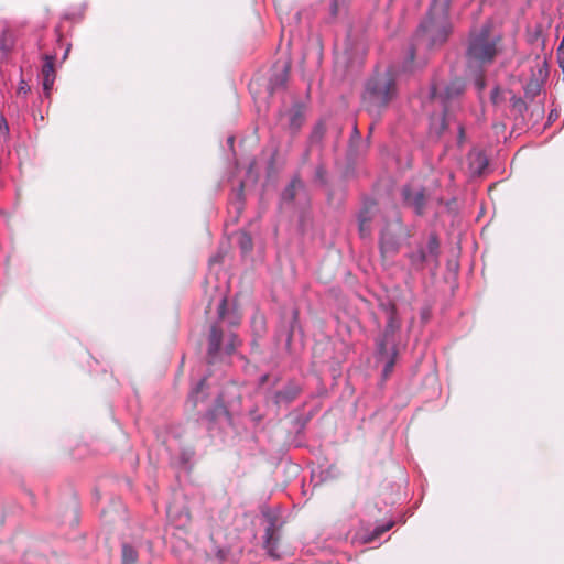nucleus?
Instances as JSON below:
<instances>
[{"label":"nucleus","instance_id":"36","mask_svg":"<svg viewBox=\"0 0 564 564\" xmlns=\"http://www.w3.org/2000/svg\"><path fill=\"white\" fill-rule=\"evenodd\" d=\"M392 525H393V523H392V522H390V523H388L387 525L379 527V528H377V529L375 530V533H376L377 535H379V534H381V533H383V532L388 531Z\"/></svg>","mask_w":564,"mask_h":564},{"label":"nucleus","instance_id":"15","mask_svg":"<svg viewBox=\"0 0 564 564\" xmlns=\"http://www.w3.org/2000/svg\"><path fill=\"white\" fill-rule=\"evenodd\" d=\"M13 47V39L10 32L7 30L2 31L0 35V63L6 61L8 54Z\"/></svg>","mask_w":564,"mask_h":564},{"label":"nucleus","instance_id":"42","mask_svg":"<svg viewBox=\"0 0 564 564\" xmlns=\"http://www.w3.org/2000/svg\"><path fill=\"white\" fill-rule=\"evenodd\" d=\"M67 54H68V50L64 53V58L67 57Z\"/></svg>","mask_w":564,"mask_h":564},{"label":"nucleus","instance_id":"17","mask_svg":"<svg viewBox=\"0 0 564 564\" xmlns=\"http://www.w3.org/2000/svg\"><path fill=\"white\" fill-rule=\"evenodd\" d=\"M138 560V552L130 544L122 545V564H134Z\"/></svg>","mask_w":564,"mask_h":564},{"label":"nucleus","instance_id":"20","mask_svg":"<svg viewBox=\"0 0 564 564\" xmlns=\"http://www.w3.org/2000/svg\"><path fill=\"white\" fill-rule=\"evenodd\" d=\"M206 384V378L199 380L196 387L189 393V400L193 402L195 406L202 399L200 393Z\"/></svg>","mask_w":564,"mask_h":564},{"label":"nucleus","instance_id":"18","mask_svg":"<svg viewBox=\"0 0 564 564\" xmlns=\"http://www.w3.org/2000/svg\"><path fill=\"white\" fill-rule=\"evenodd\" d=\"M10 137V129L9 124L3 116L0 117V148L1 150L4 149V147H8Z\"/></svg>","mask_w":564,"mask_h":564},{"label":"nucleus","instance_id":"4","mask_svg":"<svg viewBox=\"0 0 564 564\" xmlns=\"http://www.w3.org/2000/svg\"><path fill=\"white\" fill-rule=\"evenodd\" d=\"M500 41V36H491L487 28L471 36L466 53L468 68L477 70L491 65L501 50Z\"/></svg>","mask_w":564,"mask_h":564},{"label":"nucleus","instance_id":"19","mask_svg":"<svg viewBox=\"0 0 564 564\" xmlns=\"http://www.w3.org/2000/svg\"><path fill=\"white\" fill-rule=\"evenodd\" d=\"M238 245L243 253L251 251L253 246L251 236L242 231L239 236Z\"/></svg>","mask_w":564,"mask_h":564},{"label":"nucleus","instance_id":"23","mask_svg":"<svg viewBox=\"0 0 564 564\" xmlns=\"http://www.w3.org/2000/svg\"><path fill=\"white\" fill-rule=\"evenodd\" d=\"M490 100L496 106L500 105L505 100L503 91L500 89V87H494L490 93Z\"/></svg>","mask_w":564,"mask_h":564},{"label":"nucleus","instance_id":"35","mask_svg":"<svg viewBox=\"0 0 564 564\" xmlns=\"http://www.w3.org/2000/svg\"><path fill=\"white\" fill-rule=\"evenodd\" d=\"M477 160L479 162L478 172L480 173L487 166V160L480 154H478Z\"/></svg>","mask_w":564,"mask_h":564},{"label":"nucleus","instance_id":"3","mask_svg":"<svg viewBox=\"0 0 564 564\" xmlns=\"http://www.w3.org/2000/svg\"><path fill=\"white\" fill-rule=\"evenodd\" d=\"M465 83L460 78H454L447 84H443L437 79H434L431 84L429 97L430 99H438L443 107V117L440 122L432 121L431 132L440 137L446 129V119L449 116L452 107L458 102L459 98L465 91Z\"/></svg>","mask_w":564,"mask_h":564},{"label":"nucleus","instance_id":"31","mask_svg":"<svg viewBox=\"0 0 564 564\" xmlns=\"http://www.w3.org/2000/svg\"><path fill=\"white\" fill-rule=\"evenodd\" d=\"M475 86L479 93L485 89L486 82L482 74H479L475 77Z\"/></svg>","mask_w":564,"mask_h":564},{"label":"nucleus","instance_id":"9","mask_svg":"<svg viewBox=\"0 0 564 564\" xmlns=\"http://www.w3.org/2000/svg\"><path fill=\"white\" fill-rule=\"evenodd\" d=\"M55 56L45 55L44 63L42 65L41 75L43 78V93L45 98H50L51 90L55 82V68H54Z\"/></svg>","mask_w":564,"mask_h":564},{"label":"nucleus","instance_id":"37","mask_svg":"<svg viewBox=\"0 0 564 564\" xmlns=\"http://www.w3.org/2000/svg\"><path fill=\"white\" fill-rule=\"evenodd\" d=\"M464 139V128L463 126H458V142L460 143Z\"/></svg>","mask_w":564,"mask_h":564},{"label":"nucleus","instance_id":"21","mask_svg":"<svg viewBox=\"0 0 564 564\" xmlns=\"http://www.w3.org/2000/svg\"><path fill=\"white\" fill-rule=\"evenodd\" d=\"M397 325L394 323V317L393 316H390L389 317V321L387 323V326H386V329L383 332V334L381 336H384V339H389L391 338V340L393 339V336H394V332L397 329Z\"/></svg>","mask_w":564,"mask_h":564},{"label":"nucleus","instance_id":"30","mask_svg":"<svg viewBox=\"0 0 564 564\" xmlns=\"http://www.w3.org/2000/svg\"><path fill=\"white\" fill-rule=\"evenodd\" d=\"M359 141H360V132L358 130L357 124L355 123L354 128H352L351 138H350V149L352 150L355 143L359 142Z\"/></svg>","mask_w":564,"mask_h":564},{"label":"nucleus","instance_id":"25","mask_svg":"<svg viewBox=\"0 0 564 564\" xmlns=\"http://www.w3.org/2000/svg\"><path fill=\"white\" fill-rule=\"evenodd\" d=\"M524 91L527 96L533 98L540 91V85L538 82H530L524 87Z\"/></svg>","mask_w":564,"mask_h":564},{"label":"nucleus","instance_id":"29","mask_svg":"<svg viewBox=\"0 0 564 564\" xmlns=\"http://www.w3.org/2000/svg\"><path fill=\"white\" fill-rule=\"evenodd\" d=\"M18 95L26 96L30 93V86L24 79H21L17 90Z\"/></svg>","mask_w":564,"mask_h":564},{"label":"nucleus","instance_id":"5","mask_svg":"<svg viewBox=\"0 0 564 564\" xmlns=\"http://www.w3.org/2000/svg\"><path fill=\"white\" fill-rule=\"evenodd\" d=\"M440 242L436 235L432 234L429 237L426 247H417V249L409 254V260L414 270H423L424 264L433 262L435 267L438 265Z\"/></svg>","mask_w":564,"mask_h":564},{"label":"nucleus","instance_id":"11","mask_svg":"<svg viewBox=\"0 0 564 564\" xmlns=\"http://www.w3.org/2000/svg\"><path fill=\"white\" fill-rule=\"evenodd\" d=\"M304 185L299 177L292 178L289 185L283 189L281 199L283 203H291L295 199V196L300 189H303Z\"/></svg>","mask_w":564,"mask_h":564},{"label":"nucleus","instance_id":"28","mask_svg":"<svg viewBox=\"0 0 564 564\" xmlns=\"http://www.w3.org/2000/svg\"><path fill=\"white\" fill-rule=\"evenodd\" d=\"M323 134H324L323 128L322 127H316L313 130V132L311 133L310 142L311 143H318V142H321L322 139H323Z\"/></svg>","mask_w":564,"mask_h":564},{"label":"nucleus","instance_id":"6","mask_svg":"<svg viewBox=\"0 0 564 564\" xmlns=\"http://www.w3.org/2000/svg\"><path fill=\"white\" fill-rule=\"evenodd\" d=\"M218 322L213 324L208 336V357L209 362H213L215 356L219 352L223 341V330L219 325L224 322L227 315V297L223 296L217 306Z\"/></svg>","mask_w":564,"mask_h":564},{"label":"nucleus","instance_id":"12","mask_svg":"<svg viewBox=\"0 0 564 564\" xmlns=\"http://www.w3.org/2000/svg\"><path fill=\"white\" fill-rule=\"evenodd\" d=\"M395 345L394 339H384V336H380L376 341V358L377 360H383L391 354V347Z\"/></svg>","mask_w":564,"mask_h":564},{"label":"nucleus","instance_id":"16","mask_svg":"<svg viewBox=\"0 0 564 564\" xmlns=\"http://www.w3.org/2000/svg\"><path fill=\"white\" fill-rule=\"evenodd\" d=\"M397 355H398V350H397L395 345H393L391 347V354L389 355V357L387 359L381 360L384 364L383 369H382V377L384 379H387L393 371Z\"/></svg>","mask_w":564,"mask_h":564},{"label":"nucleus","instance_id":"13","mask_svg":"<svg viewBox=\"0 0 564 564\" xmlns=\"http://www.w3.org/2000/svg\"><path fill=\"white\" fill-rule=\"evenodd\" d=\"M395 345L394 339H384V336H380L376 341V358L377 360H383L391 354V347Z\"/></svg>","mask_w":564,"mask_h":564},{"label":"nucleus","instance_id":"24","mask_svg":"<svg viewBox=\"0 0 564 564\" xmlns=\"http://www.w3.org/2000/svg\"><path fill=\"white\" fill-rule=\"evenodd\" d=\"M380 248H381L382 252H389V251L393 252L397 250V243L386 239V237L382 236L380 239Z\"/></svg>","mask_w":564,"mask_h":564},{"label":"nucleus","instance_id":"8","mask_svg":"<svg viewBox=\"0 0 564 564\" xmlns=\"http://www.w3.org/2000/svg\"><path fill=\"white\" fill-rule=\"evenodd\" d=\"M402 197L406 205L412 207L416 215H422L425 208V194L424 189L413 191L411 186L402 188Z\"/></svg>","mask_w":564,"mask_h":564},{"label":"nucleus","instance_id":"14","mask_svg":"<svg viewBox=\"0 0 564 564\" xmlns=\"http://www.w3.org/2000/svg\"><path fill=\"white\" fill-rule=\"evenodd\" d=\"M304 113L300 107L292 108L289 113V128L292 133H296L304 123Z\"/></svg>","mask_w":564,"mask_h":564},{"label":"nucleus","instance_id":"40","mask_svg":"<svg viewBox=\"0 0 564 564\" xmlns=\"http://www.w3.org/2000/svg\"><path fill=\"white\" fill-rule=\"evenodd\" d=\"M238 323H239V321L236 317L229 319L230 325H237Z\"/></svg>","mask_w":564,"mask_h":564},{"label":"nucleus","instance_id":"32","mask_svg":"<svg viewBox=\"0 0 564 564\" xmlns=\"http://www.w3.org/2000/svg\"><path fill=\"white\" fill-rule=\"evenodd\" d=\"M236 340H237V337L235 335H230V339L228 341V344L226 345V352L227 354H232V351L235 350V347H236Z\"/></svg>","mask_w":564,"mask_h":564},{"label":"nucleus","instance_id":"39","mask_svg":"<svg viewBox=\"0 0 564 564\" xmlns=\"http://www.w3.org/2000/svg\"><path fill=\"white\" fill-rule=\"evenodd\" d=\"M323 173H324L323 167H318V169L316 170V175H317L318 177H322V176H323Z\"/></svg>","mask_w":564,"mask_h":564},{"label":"nucleus","instance_id":"7","mask_svg":"<svg viewBox=\"0 0 564 564\" xmlns=\"http://www.w3.org/2000/svg\"><path fill=\"white\" fill-rule=\"evenodd\" d=\"M280 527L276 523L275 517H269V525L264 532V549L268 554L273 558H279L278 544L280 540Z\"/></svg>","mask_w":564,"mask_h":564},{"label":"nucleus","instance_id":"22","mask_svg":"<svg viewBox=\"0 0 564 564\" xmlns=\"http://www.w3.org/2000/svg\"><path fill=\"white\" fill-rule=\"evenodd\" d=\"M510 102H511L512 108L516 109L520 113H522L524 110H527V105L521 97L512 95L510 97Z\"/></svg>","mask_w":564,"mask_h":564},{"label":"nucleus","instance_id":"26","mask_svg":"<svg viewBox=\"0 0 564 564\" xmlns=\"http://www.w3.org/2000/svg\"><path fill=\"white\" fill-rule=\"evenodd\" d=\"M375 206V204H371L370 206H365L359 215H358V220L362 219V218H367V223H370L371 219H372V207Z\"/></svg>","mask_w":564,"mask_h":564},{"label":"nucleus","instance_id":"27","mask_svg":"<svg viewBox=\"0 0 564 564\" xmlns=\"http://www.w3.org/2000/svg\"><path fill=\"white\" fill-rule=\"evenodd\" d=\"M359 232L362 238L370 235V223H367V218L359 220Z\"/></svg>","mask_w":564,"mask_h":564},{"label":"nucleus","instance_id":"10","mask_svg":"<svg viewBox=\"0 0 564 564\" xmlns=\"http://www.w3.org/2000/svg\"><path fill=\"white\" fill-rule=\"evenodd\" d=\"M300 392L301 388L299 384L294 382H289L281 390L274 392L273 402L276 405L290 404L297 398Z\"/></svg>","mask_w":564,"mask_h":564},{"label":"nucleus","instance_id":"2","mask_svg":"<svg viewBox=\"0 0 564 564\" xmlns=\"http://www.w3.org/2000/svg\"><path fill=\"white\" fill-rule=\"evenodd\" d=\"M399 94L397 73L392 67L375 72L365 83L362 105L371 115H381Z\"/></svg>","mask_w":564,"mask_h":564},{"label":"nucleus","instance_id":"1","mask_svg":"<svg viewBox=\"0 0 564 564\" xmlns=\"http://www.w3.org/2000/svg\"><path fill=\"white\" fill-rule=\"evenodd\" d=\"M451 0H434L427 17L420 24L413 43L409 51V63H412L415 57L416 48L426 42V46L432 48L442 45L448 37L452 25L448 18Z\"/></svg>","mask_w":564,"mask_h":564},{"label":"nucleus","instance_id":"33","mask_svg":"<svg viewBox=\"0 0 564 564\" xmlns=\"http://www.w3.org/2000/svg\"><path fill=\"white\" fill-rule=\"evenodd\" d=\"M286 80V70L281 76H276L274 79L271 80V85L273 87H276L278 85H284Z\"/></svg>","mask_w":564,"mask_h":564},{"label":"nucleus","instance_id":"41","mask_svg":"<svg viewBox=\"0 0 564 564\" xmlns=\"http://www.w3.org/2000/svg\"><path fill=\"white\" fill-rule=\"evenodd\" d=\"M561 50H564V34H563L562 41L558 45V51H561Z\"/></svg>","mask_w":564,"mask_h":564},{"label":"nucleus","instance_id":"34","mask_svg":"<svg viewBox=\"0 0 564 564\" xmlns=\"http://www.w3.org/2000/svg\"><path fill=\"white\" fill-rule=\"evenodd\" d=\"M557 62L562 73L564 74V48L561 51L557 50Z\"/></svg>","mask_w":564,"mask_h":564},{"label":"nucleus","instance_id":"38","mask_svg":"<svg viewBox=\"0 0 564 564\" xmlns=\"http://www.w3.org/2000/svg\"><path fill=\"white\" fill-rule=\"evenodd\" d=\"M234 143H235V137L234 135H229L227 138V144L232 149L234 148Z\"/></svg>","mask_w":564,"mask_h":564}]
</instances>
